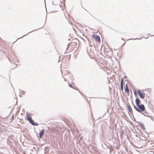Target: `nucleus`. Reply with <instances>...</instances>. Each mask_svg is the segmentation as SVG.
Here are the masks:
<instances>
[{
  "label": "nucleus",
  "instance_id": "f257e3e1",
  "mask_svg": "<svg viewBox=\"0 0 154 154\" xmlns=\"http://www.w3.org/2000/svg\"><path fill=\"white\" fill-rule=\"evenodd\" d=\"M134 108L137 112H141L145 110V106H134Z\"/></svg>",
  "mask_w": 154,
  "mask_h": 154
},
{
  "label": "nucleus",
  "instance_id": "f03ea898",
  "mask_svg": "<svg viewBox=\"0 0 154 154\" xmlns=\"http://www.w3.org/2000/svg\"><path fill=\"white\" fill-rule=\"evenodd\" d=\"M138 94L139 96V97L141 98H144L145 96V93L141 91L140 90L137 91Z\"/></svg>",
  "mask_w": 154,
  "mask_h": 154
},
{
  "label": "nucleus",
  "instance_id": "7ed1b4c3",
  "mask_svg": "<svg viewBox=\"0 0 154 154\" xmlns=\"http://www.w3.org/2000/svg\"><path fill=\"white\" fill-rule=\"evenodd\" d=\"M92 37L94 39L95 41L98 42L100 41V38L99 36L96 35H93Z\"/></svg>",
  "mask_w": 154,
  "mask_h": 154
},
{
  "label": "nucleus",
  "instance_id": "20e7f679",
  "mask_svg": "<svg viewBox=\"0 0 154 154\" xmlns=\"http://www.w3.org/2000/svg\"><path fill=\"white\" fill-rule=\"evenodd\" d=\"M45 131L44 129H42L40 131L39 133V137L40 138H42V137L43 136V135L45 134Z\"/></svg>",
  "mask_w": 154,
  "mask_h": 154
},
{
  "label": "nucleus",
  "instance_id": "39448f33",
  "mask_svg": "<svg viewBox=\"0 0 154 154\" xmlns=\"http://www.w3.org/2000/svg\"><path fill=\"white\" fill-rule=\"evenodd\" d=\"M26 116L27 118V119L29 122L31 121V120L32 119V117L29 116V113H26Z\"/></svg>",
  "mask_w": 154,
  "mask_h": 154
},
{
  "label": "nucleus",
  "instance_id": "423d86ee",
  "mask_svg": "<svg viewBox=\"0 0 154 154\" xmlns=\"http://www.w3.org/2000/svg\"><path fill=\"white\" fill-rule=\"evenodd\" d=\"M33 126H38V123L35 122H34V120L32 119L31 121L29 122Z\"/></svg>",
  "mask_w": 154,
  "mask_h": 154
},
{
  "label": "nucleus",
  "instance_id": "0eeeda50",
  "mask_svg": "<svg viewBox=\"0 0 154 154\" xmlns=\"http://www.w3.org/2000/svg\"><path fill=\"white\" fill-rule=\"evenodd\" d=\"M139 125L140 126L141 128L142 129H145V126L144 125H143V124L141 122H139Z\"/></svg>",
  "mask_w": 154,
  "mask_h": 154
},
{
  "label": "nucleus",
  "instance_id": "6e6552de",
  "mask_svg": "<svg viewBox=\"0 0 154 154\" xmlns=\"http://www.w3.org/2000/svg\"><path fill=\"white\" fill-rule=\"evenodd\" d=\"M135 102H136V104L137 106H139L140 105V100L139 99L136 98L135 100Z\"/></svg>",
  "mask_w": 154,
  "mask_h": 154
},
{
  "label": "nucleus",
  "instance_id": "1a4fd4ad",
  "mask_svg": "<svg viewBox=\"0 0 154 154\" xmlns=\"http://www.w3.org/2000/svg\"><path fill=\"white\" fill-rule=\"evenodd\" d=\"M128 111L129 112L130 115H131L133 114V111L132 109L131 106H128Z\"/></svg>",
  "mask_w": 154,
  "mask_h": 154
},
{
  "label": "nucleus",
  "instance_id": "9d476101",
  "mask_svg": "<svg viewBox=\"0 0 154 154\" xmlns=\"http://www.w3.org/2000/svg\"><path fill=\"white\" fill-rule=\"evenodd\" d=\"M144 113H142V114L144 116H148V117H149V118H150L152 120V118L151 116H148L147 115L148 113L146 112L145 111L144 112Z\"/></svg>",
  "mask_w": 154,
  "mask_h": 154
},
{
  "label": "nucleus",
  "instance_id": "9b49d317",
  "mask_svg": "<svg viewBox=\"0 0 154 154\" xmlns=\"http://www.w3.org/2000/svg\"><path fill=\"white\" fill-rule=\"evenodd\" d=\"M125 91L127 93H128L129 92V89L127 86V84H126L125 85Z\"/></svg>",
  "mask_w": 154,
  "mask_h": 154
},
{
  "label": "nucleus",
  "instance_id": "f8f14e48",
  "mask_svg": "<svg viewBox=\"0 0 154 154\" xmlns=\"http://www.w3.org/2000/svg\"><path fill=\"white\" fill-rule=\"evenodd\" d=\"M148 136H148V134H146V135L145 136L144 138H145V139H143L142 140H146V139H147V137H148Z\"/></svg>",
  "mask_w": 154,
  "mask_h": 154
},
{
  "label": "nucleus",
  "instance_id": "ddd939ff",
  "mask_svg": "<svg viewBox=\"0 0 154 154\" xmlns=\"http://www.w3.org/2000/svg\"><path fill=\"white\" fill-rule=\"evenodd\" d=\"M120 87H121V90L122 91H123V84H120Z\"/></svg>",
  "mask_w": 154,
  "mask_h": 154
},
{
  "label": "nucleus",
  "instance_id": "4468645a",
  "mask_svg": "<svg viewBox=\"0 0 154 154\" xmlns=\"http://www.w3.org/2000/svg\"><path fill=\"white\" fill-rule=\"evenodd\" d=\"M34 31V30H33V31H31V32H28V33L26 35H24L22 37H21V38H18L17 39H17H19V38H22L23 37V36H25L26 35H27L28 34H29V33H30V32H32L33 31Z\"/></svg>",
  "mask_w": 154,
  "mask_h": 154
},
{
  "label": "nucleus",
  "instance_id": "2eb2a0df",
  "mask_svg": "<svg viewBox=\"0 0 154 154\" xmlns=\"http://www.w3.org/2000/svg\"><path fill=\"white\" fill-rule=\"evenodd\" d=\"M134 95H137V92L135 90H134Z\"/></svg>",
  "mask_w": 154,
  "mask_h": 154
},
{
  "label": "nucleus",
  "instance_id": "dca6fc26",
  "mask_svg": "<svg viewBox=\"0 0 154 154\" xmlns=\"http://www.w3.org/2000/svg\"><path fill=\"white\" fill-rule=\"evenodd\" d=\"M69 87H71V88H73V87H72V85L70 84H69Z\"/></svg>",
  "mask_w": 154,
  "mask_h": 154
},
{
  "label": "nucleus",
  "instance_id": "f3484780",
  "mask_svg": "<svg viewBox=\"0 0 154 154\" xmlns=\"http://www.w3.org/2000/svg\"><path fill=\"white\" fill-rule=\"evenodd\" d=\"M123 84V79H121L120 84Z\"/></svg>",
  "mask_w": 154,
  "mask_h": 154
},
{
  "label": "nucleus",
  "instance_id": "a211bd4d",
  "mask_svg": "<svg viewBox=\"0 0 154 154\" xmlns=\"http://www.w3.org/2000/svg\"><path fill=\"white\" fill-rule=\"evenodd\" d=\"M12 120H13L14 119V114H13L12 116Z\"/></svg>",
  "mask_w": 154,
  "mask_h": 154
},
{
  "label": "nucleus",
  "instance_id": "6ab92c4d",
  "mask_svg": "<svg viewBox=\"0 0 154 154\" xmlns=\"http://www.w3.org/2000/svg\"><path fill=\"white\" fill-rule=\"evenodd\" d=\"M139 106H144L143 104L140 105Z\"/></svg>",
  "mask_w": 154,
  "mask_h": 154
},
{
  "label": "nucleus",
  "instance_id": "aec40b11",
  "mask_svg": "<svg viewBox=\"0 0 154 154\" xmlns=\"http://www.w3.org/2000/svg\"><path fill=\"white\" fill-rule=\"evenodd\" d=\"M119 108H118V107H117V109H119V108H121V106H119Z\"/></svg>",
  "mask_w": 154,
  "mask_h": 154
},
{
  "label": "nucleus",
  "instance_id": "412c9836",
  "mask_svg": "<svg viewBox=\"0 0 154 154\" xmlns=\"http://www.w3.org/2000/svg\"><path fill=\"white\" fill-rule=\"evenodd\" d=\"M64 5H65V1H64Z\"/></svg>",
  "mask_w": 154,
  "mask_h": 154
},
{
  "label": "nucleus",
  "instance_id": "4be33fe9",
  "mask_svg": "<svg viewBox=\"0 0 154 154\" xmlns=\"http://www.w3.org/2000/svg\"><path fill=\"white\" fill-rule=\"evenodd\" d=\"M45 24H45H44V25H43L42 26V27H41V28H42V27H43V26H44V25Z\"/></svg>",
  "mask_w": 154,
  "mask_h": 154
},
{
  "label": "nucleus",
  "instance_id": "5701e85b",
  "mask_svg": "<svg viewBox=\"0 0 154 154\" xmlns=\"http://www.w3.org/2000/svg\"><path fill=\"white\" fill-rule=\"evenodd\" d=\"M63 79H64V80H65V81H66V79H65L64 78V77H63Z\"/></svg>",
  "mask_w": 154,
  "mask_h": 154
},
{
  "label": "nucleus",
  "instance_id": "b1692460",
  "mask_svg": "<svg viewBox=\"0 0 154 154\" xmlns=\"http://www.w3.org/2000/svg\"><path fill=\"white\" fill-rule=\"evenodd\" d=\"M126 77H127V76H124V78H126Z\"/></svg>",
  "mask_w": 154,
  "mask_h": 154
},
{
  "label": "nucleus",
  "instance_id": "393cba45",
  "mask_svg": "<svg viewBox=\"0 0 154 154\" xmlns=\"http://www.w3.org/2000/svg\"><path fill=\"white\" fill-rule=\"evenodd\" d=\"M121 39H122V40H123V38H121Z\"/></svg>",
  "mask_w": 154,
  "mask_h": 154
},
{
  "label": "nucleus",
  "instance_id": "a878e982",
  "mask_svg": "<svg viewBox=\"0 0 154 154\" xmlns=\"http://www.w3.org/2000/svg\"><path fill=\"white\" fill-rule=\"evenodd\" d=\"M137 38H136V39H137Z\"/></svg>",
  "mask_w": 154,
  "mask_h": 154
},
{
  "label": "nucleus",
  "instance_id": "bb28decb",
  "mask_svg": "<svg viewBox=\"0 0 154 154\" xmlns=\"http://www.w3.org/2000/svg\"><path fill=\"white\" fill-rule=\"evenodd\" d=\"M20 108H19V107H18V109H20Z\"/></svg>",
  "mask_w": 154,
  "mask_h": 154
},
{
  "label": "nucleus",
  "instance_id": "cd10ccee",
  "mask_svg": "<svg viewBox=\"0 0 154 154\" xmlns=\"http://www.w3.org/2000/svg\"><path fill=\"white\" fill-rule=\"evenodd\" d=\"M148 38V37H146H146H145V38Z\"/></svg>",
  "mask_w": 154,
  "mask_h": 154
}]
</instances>
